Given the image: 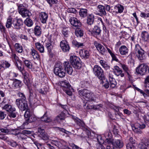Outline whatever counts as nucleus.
I'll return each instance as SVG.
<instances>
[{"mask_svg": "<svg viewBox=\"0 0 149 149\" xmlns=\"http://www.w3.org/2000/svg\"><path fill=\"white\" fill-rule=\"evenodd\" d=\"M2 109L8 112L16 111V109L14 107L8 104H6L2 107Z\"/></svg>", "mask_w": 149, "mask_h": 149, "instance_id": "nucleus-30", "label": "nucleus"}, {"mask_svg": "<svg viewBox=\"0 0 149 149\" xmlns=\"http://www.w3.org/2000/svg\"><path fill=\"white\" fill-rule=\"evenodd\" d=\"M24 117L25 118V122L23 124V125L20 127L21 129H24L26 128L24 126L27 125L29 123H31L34 122L36 120V118L34 115L30 112V110L28 109L26 110L24 114Z\"/></svg>", "mask_w": 149, "mask_h": 149, "instance_id": "nucleus-2", "label": "nucleus"}, {"mask_svg": "<svg viewBox=\"0 0 149 149\" xmlns=\"http://www.w3.org/2000/svg\"><path fill=\"white\" fill-rule=\"evenodd\" d=\"M23 25V21L21 19H17L12 22V27L15 29H19Z\"/></svg>", "mask_w": 149, "mask_h": 149, "instance_id": "nucleus-14", "label": "nucleus"}, {"mask_svg": "<svg viewBox=\"0 0 149 149\" xmlns=\"http://www.w3.org/2000/svg\"><path fill=\"white\" fill-rule=\"evenodd\" d=\"M12 89L19 88L22 86V81L19 80L15 79L11 84L8 85Z\"/></svg>", "mask_w": 149, "mask_h": 149, "instance_id": "nucleus-18", "label": "nucleus"}, {"mask_svg": "<svg viewBox=\"0 0 149 149\" xmlns=\"http://www.w3.org/2000/svg\"><path fill=\"white\" fill-rule=\"evenodd\" d=\"M113 140L111 138H106L105 143L107 144L106 145H112L113 146Z\"/></svg>", "mask_w": 149, "mask_h": 149, "instance_id": "nucleus-56", "label": "nucleus"}, {"mask_svg": "<svg viewBox=\"0 0 149 149\" xmlns=\"http://www.w3.org/2000/svg\"><path fill=\"white\" fill-rule=\"evenodd\" d=\"M119 51L121 55L126 56L128 54V49L126 46L122 45L120 47Z\"/></svg>", "mask_w": 149, "mask_h": 149, "instance_id": "nucleus-29", "label": "nucleus"}, {"mask_svg": "<svg viewBox=\"0 0 149 149\" xmlns=\"http://www.w3.org/2000/svg\"><path fill=\"white\" fill-rule=\"evenodd\" d=\"M72 118L77 125L82 129L85 128L86 125L83 120L75 116H72Z\"/></svg>", "mask_w": 149, "mask_h": 149, "instance_id": "nucleus-21", "label": "nucleus"}, {"mask_svg": "<svg viewBox=\"0 0 149 149\" xmlns=\"http://www.w3.org/2000/svg\"><path fill=\"white\" fill-rule=\"evenodd\" d=\"M127 149H135L136 147L134 145L130 143H127L126 145Z\"/></svg>", "mask_w": 149, "mask_h": 149, "instance_id": "nucleus-62", "label": "nucleus"}, {"mask_svg": "<svg viewBox=\"0 0 149 149\" xmlns=\"http://www.w3.org/2000/svg\"><path fill=\"white\" fill-rule=\"evenodd\" d=\"M17 10L19 13L23 17H29L31 16V14L25 7V4H17Z\"/></svg>", "mask_w": 149, "mask_h": 149, "instance_id": "nucleus-6", "label": "nucleus"}, {"mask_svg": "<svg viewBox=\"0 0 149 149\" xmlns=\"http://www.w3.org/2000/svg\"><path fill=\"white\" fill-rule=\"evenodd\" d=\"M134 51L137 53V56L138 59L141 62H143L146 59L145 51L141 48L138 44L136 45Z\"/></svg>", "mask_w": 149, "mask_h": 149, "instance_id": "nucleus-8", "label": "nucleus"}, {"mask_svg": "<svg viewBox=\"0 0 149 149\" xmlns=\"http://www.w3.org/2000/svg\"><path fill=\"white\" fill-rule=\"evenodd\" d=\"M94 15L92 14H89L87 16L86 23L88 25H91L93 24L94 20Z\"/></svg>", "mask_w": 149, "mask_h": 149, "instance_id": "nucleus-34", "label": "nucleus"}, {"mask_svg": "<svg viewBox=\"0 0 149 149\" xmlns=\"http://www.w3.org/2000/svg\"><path fill=\"white\" fill-rule=\"evenodd\" d=\"M97 10L99 12L95 13L97 15L102 16H105L107 14L105 9V7L102 5H99L97 6Z\"/></svg>", "mask_w": 149, "mask_h": 149, "instance_id": "nucleus-17", "label": "nucleus"}, {"mask_svg": "<svg viewBox=\"0 0 149 149\" xmlns=\"http://www.w3.org/2000/svg\"><path fill=\"white\" fill-rule=\"evenodd\" d=\"M31 51L30 54L34 59L38 60H40V56L37 51L32 47L31 49Z\"/></svg>", "mask_w": 149, "mask_h": 149, "instance_id": "nucleus-27", "label": "nucleus"}, {"mask_svg": "<svg viewBox=\"0 0 149 149\" xmlns=\"http://www.w3.org/2000/svg\"><path fill=\"white\" fill-rule=\"evenodd\" d=\"M100 63L105 70H109L110 69V66L104 61L100 60Z\"/></svg>", "mask_w": 149, "mask_h": 149, "instance_id": "nucleus-43", "label": "nucleus"}, {"mask_svg": "<svg viewBox=\"0 0 149 149\" xmlns=\"http://www.w3.org/2000/svg\"><path fill=\"white\" fill-rule=\"evenodd\" d=\"M18 139L20 140H24L26 139V136L22 132L18 133L16 134Z\"/></svg>", "mask_w": 149, "mask_h": 149, "instance_id": "nucleus-49", "label": "nucleus"}, {"mask_svg": "<svg viewBox=\"0 0 149 149\" xmlns=\"http://www.w3.org/2000/svg\"><path fill=\"white\" fill-rule=\"evenodd\" d=\"M106 48L108 52L110 54V55L112 57V61H114L116 62H118V59L117 58L115 54L113 53L111 50L108 47H107Z\"/></svg>", "mask_w": 149, "mask_h": 149, "instance_id": "nucleus-42", "label": "nucleus"}, {"mask_svg": "<svg viewBox=\"0 0 149 149\" xmlns=\"http://www.w3.org/2000/svg\"><path fill=\"white\" fill-rule=\"evenodd\" d=\"M79 95L86 100L89 101H95L94 94L90 91L84 89L79 90Z\"/></svg>", "mask_w": 149, "mask_h": 149, "instance_id": "nucleus-4", "label": "nucleus"}, {"mask_svg": "<svg viewBox=\"0 0 149 149\" xmlns=\"http://www.w3.org/2000/svg\"><path fill=\"white\" fill-rule=\"evenodd\" d=\"M69 33V28L68 27L63 28L62 30V33L65 37H68Z\"/></svg>", "mask_w": 149, "mask_h": 149, "instance_id": "nucleus-47", "label": "nucleus"}, {"mask_svg": "<svg viewBox=\"0 0 149 149\" xmlns=\"http://www.w3.org/2000/svg\"><path fill=\"white\" fill-rule=\"evenodd\" d=\"M69 22L71 25L76 27H79L81 26L80 21L76 18L71 17L69 19Z\"/></svg>", "mask_w": 149, "mask_h": 149, "instance_id": "nucleus-23", "label": "nucleus"}, {"mask_svg": "<svg viewBox=\"0 0 149 149\" xmlns=\"http://www.w3.org/2000/svg\"><path fill=\"white\" fill-rule=\"evenodd\" d=\"M101 31L100 27L97 26H95L93 29H90L88 30V32L89 34L96 37L100 35Z\"/></svg>", "mask_w": 149, "mask_h": 149, "instance_id": "nucleus-12", "label": "nucleus"}, {"mask_svg": "<svg viewBox=\"0 0 149 149\" xmlns=\"http://www.w3.org/2000/svg\"><path fill=\"white\" fill-rule=\"evenodd\" d=\"M142 40L144 42L149 41V34L146 31H144L142 32L141 35Z\"/></svg>", "mask_w": 149, "mask_h": 149, "instance_id": "nucleus-31", "label": "nucleus"}, {"mask_svg": "<svg viewBox=\"0 0 149 149\" xmlns=\"http://www.w3.org/2000/svg\"><path fill=\"white\" fill-rule=\"evenodd\" d=\"M8 143L13 147H15L17 145V144L15 142L10 139L7 140Z\"/></svg>", "mask_w": 149, "mask_h": 149, "instance_id": "nucleus-51", "label": "nucleus"}, {"mask_svg": "<svg viewBox=\"0 0 149 149\" xmlns=\"http://www.w3.org/2000/svg\"><path fill=\"white\" fill-rule=\"evenodd\" d=\"M102 105L101 104H99L97 105H92L91 106V109L94 110H98L101 107H102Z\"/></svg>", "mask_w": 149, "mask_h": 149, "instance_id": "nucleus-60", "label": "nucleus"}, {"mask_svg": "<svg viewBox=\"0 0 149 149\" xmlns=\"http://www.w3.org/2000/svg\"><path fill=\"white\" fill-rule=\"evenodd\" d=\"M140 15L141 17L144 18L149 17V12L147 13L142 12Z\"/></svg>", "mask_w": 149, "mask_h": 149, "instance_id": "nucleus-63", "label": "nucleus"}, {"mask_svg": "<svg viewBox=\"0 0 149 149\" xmlns=\"http://www.w3.org/2000/svg\"><path fill=\"white\" fill-rule=\"evenodd\" d=\"M79 95L86 100L89 101H95L94 94L90 91L84 89L79 90Z\"/></svg>", "mask_w": 149, "mask_h": 149, "instance_id": "nucleus-3", "label": "nucleus"}, {"mask_svg": "<svg viewBox=\"0 0 149 149\" xmlns=\"http://www.w3.org/2000/svg\"><path fill=\"white\" fill-rule=\"evenodd\" d=\"M17 95L20 98L16 100L17 106L20 110H26L28 108V105L25 95L23 93L20 92H19Z\"/></svg>", "mask_w": 149, "mask_h": 149, "instance_id": "nucleus-1", "label": "nucleus"}, {"mask_svg": "<svg viewBox=\"0 0 149 149\" xmlns=\"http://www.w3.org/2000/svg\"><path fill=\"white\" fill-rule=\"evenodd\" d=\"M55 74L60 77L62 78L65 75V72L63 68L62 67H56L54 70Z\"/></svg>", "mask_w": 149, "mask_h": 149, "instance_id": "nucleus-13", "label": "nucleus"}, {"mask_svg": "<svg viewBox=\"0 0 149 149\" xmlns=\"http://www.w3.org/2000/svg\"><path fill=\"white\" fill-rule=\"evenodd\" d=\"M48 17L47 14L44 12H41L39 15L40 19L41 21V22L43 24L46 23Z\"/></svg>", "mask_w": 149, "mask_h": 149, "instance_id": "nucleus-28", "label": "nucleus"}, {"mask_svg": "<svg viewBox=\"0 0 149 149\" xmlns=\"http://www.w3.org/2000/svg\"><path fill=\"white\" fill-rule=\"evenodd\" d=\"M51 143L52 145H54L55 146L58 147L60 146L61 142L59 141H57L56 140H53L52 141Z\"/></svg>", "mask_w": 149, "mask_h": 149, "instance_id": "nucleus-61", "label": "nucleus"}, {"mask_svg": "<svg viewBox=\"0 0 149 149\" xmlns=\"http://www.w3.org/2000/svg\"><path fill=\"white\" fill-rule=\"evenodd\" d=\"M70 61L74 68L79 69L81 67V65L80 62V59L78 57L74 55L71 56Z\"/></svg>", "mask_w": 149, "mask_h": 149, "instance_id": "nucleus-10", "label": "nucleus"}, {"mask_svg": "<svg viewBox=\"0 0 149 149\" xmlns=\"http://www.w3.org/2000/svg\"><path fill=\"white\" fill-rule=\"evenodd\" d=\"M80 56L85 59L88 58L90 56L89 52V51L85 49H81L79 52Z\"/></svg>", "mask_w": 149, "mask_h": 149, "instance_id": "nucleus-24", "label": "nucleus"}, {"mask_svg": "<svg viewBox=\"0 0 149 149\" xmlns=\"http://www.w3.org/2000/svg\"><path fill=\"white\" fill-rule=\"evenodd\" d=\"M12 19L11 18L8 19L6 24V27L8 28H10L12 26Z\"/></svg>", "mask_w": 149, "mask_h": 149, "instance_id": "nucleus-52", "label": "nucleus"}, {"mask_svg": "<svg viewBox=\"0 0 149 149\" xmlns=\"http://www.w3.org/2000/svg\"><path fill=\"white\" fill-rule=\"evenodd\" d=\"M47 112H46L43 116L41 117L42 121L45 123H48L51 122L52 119L50 117H49L47 115Z\"/></svg>", "mask_w": 149, "mask_h": 149, "instance_id": "nucleus-40", "label": "nucleus"}, {"mask_svg": "<svg viewBox=\"0 0 149 149\" xmlns=\"http://www.w3.org/2000/svg\"><path fill=\"white\" fill-rule=\"evenodd\" d=\"M121 65L123 70L127 73L128 77L130 78L131 76V72L128 66L123 64H121Z\"/></svg>", "mask_w": 149, "mask_h": 149, "instance_id": "nucleus-35", "label": "nucleus"}, {"mask_svg": "<svg viewBox=\"0 0 149 149\" xmlns=\"http://www.w3.org/2000/svg\"><path fill=\"white\" fill-rule=\"evenodd\" d=\"M15 111H10L9 112L8 116L11 118H15L16 116L17 113Z\"/></svg>", "mask_w": 149, "mask_h": 149, "instance_id": "nucleus-57", "label": "nucleus"}, {"mask_svg": "<svg viewBox=\"0 0 149 149\" xmlns=\"http://www.w3.org/2000/svg\"><path fill=\"white\" fill-rule=\"evenodd\" d=\"M24 64L26 67L29 69H31L32 68V64L29 61L27 60H25L24 61L23 60Z\"/></svg>", "mask_w": 149, "mask_h": 149, "instance_id": "nucleus-46", "label": "nucleus"}, {"mask_svg": "<svg viewBox=\"0 0 149 149\" xmlns=\"http://www.w3.org/2000/svg\"><path fill=\"white\" fill-rule=\"evenodd\" d=\"M110 87L112 88H114L115 87L117 84V83L116 82L115 79H113V80L110 81Z\"/></svg>", "mask_w": 149, "mask_h": 149, "instance_id": "nucleus-59", "label": "nucleus"}, {"mask_svg": "<svg viewBox=\"0 0 149 149\" xmlns=\"http://www.w3.org/2000/svg\"><path fill=\"white\" fill-rule=\"evenodd\" d=\"M19 38L22 40H24L26 41H27L29 39V38L27 35L22 34L20 35Z\"/></svg>", "mask_w": 149, "mask_h": 149, "instance_id": "nucleus-58", "label": "nucleus"}, {"mask_svg": "<svg viewBox=\"0 0 149 149\" xmlns=\"http://www.w3.org/2000/svg\"><path fill=\"white\" fill-rule=\"evenodd\" d=\"M88 10L85 9H81L79 11V14L81 17H84L87 16Z\"/></svg>", "mask_w": 149, "mask_h": 149, "instance_id": "nucleus-44", "label": "nucleus"}, {"mask_svg": "<svg viewBox=\"0 0 149 149\" xmlns=\"http://www.w3.org/2000/svg\"><path fill=\"white\" fill-rule=\"evenodd\" d=\"M72 43L73 45L78 48H83L85 47L84 43L79 42L75 40L72 41Z\"/></svg>", "mask_w": 149, "mask_h": 149, "instance_id": "nucleus-36", "label": "nucleus"}, {"mask_svg": "<svg viewBox=\"0 0 149 149\" xmlns=\"http://www.w3.org/2000/svg\"><path fill=\"white\" fill-rule=\"evenodd\" d=\"M16 66L17 67V69L20 71L21 73L24 70V68L22 67L21 64L19 63V64H18L16 62L15 64Z\"/></svg>", "mask_w": 149, "mask_h": 149, "instance_id": "nucleus-53", "label": "nucleus"}, {"mask_svg": "<svg viewBox=\"0 0 149 149\" xmlns=\"http://www.w3.org/2000/svg\"><path fill=\"white\" fill-rule=\"evenodd\" d=\"M61 85L62 87V89L66 94L69 96L72 95V88L68 82L65 80L62 81L61 83Z\"/></svg>", "mask_w": 149, "mask_h": 149, "instance_id": "nucleus-9", "label": "nucleus"}, {"mask_svg": "<svg viewBox=\"0 0 149 149\" xmlns=\"http://www.w3.org/2000/svg\"><path fill=\"white\" fill-rule=\"evenodd\" d=\"M104 136L106 138H111L112 134L109 130H108L104 134Z\"/></svg>", "mask_w": 149, "mask_h": 149, "instance_id": "nucleus-55", "label": "nucleus"}, {"mask_svg": "<svg viewBox=\"0 0 149 149\" xmlns=\"http://www.w3.org/2000/svg\"><path fill=\"white\" fill-rule=\"evenodd\" d=\"M24 23L25 25L29 27L31 26L33 24L32 20L29 18H26L24 21Z\"/></svg>", "mask_w": 149, "mask_h": 149, "instance_id": "nucleus-45", "label": "nucleus"}, {"mask_svg": "<svg viewBox=\"0 0 149 149\" xmlns=\"http://www.w3.org/2000/svg\"><path fill=\"white\" fill-rule=\"evenodd\" d=\"M133 130L136 133L138 132L140 129L144 128L146 125L144 124H140L137 123L135 124H132L131 125Z\"/></svg>", "mask_w": 149, "mask_h": 149, "instance_id": "nucleus-15", "label": "nucleus"}, {"mask_svg": "<svg viewBox=\"0 0 149 149\" xmlns=\"http://www.w3.org/2000/svg\"><path fill=\"white\" fill-rule=\"evenodd\" d=\"M145 87L146 90H149V76H148L145 79Z\"/></svg>", "mask_w": 149, "mask_h": 149, "instance_id": "nucleus-54", "label": "nucleus"}, {"mask_svg": "<svg viewBox=\"0 0 149 149\" xmlns=\"http://www.w3.org/2000/svg\"><path fill=\"white\" fill-rule=\"evenodd\" d=\"M34 34L37 36H40L41 33V31L40 26L37 25L35 26L34 29Z\"/></svg>", "mask_w": 149, "mask_h": 149, "instance_id": "nucleus-41", "label": "nucleus"}, {"mask_svg": "<svg viewBox=\"0 0 149 149\" xmlns=\"http://www.w3.org/2000/svg\"><path fill=\"white\" fill-rule=\"evenodd\" d=\"M79 95L86 100L89 101H95L94 94L90 91L84 89L79 90Z\"/></svg>", "mask_w": 149, "mask_h": 149, "instance_id": "nucleus-5", "label": "nucleus"}, {"mask_svg": "<svg viewBox=\"0 0 149 149\" xmlns=\"http://www.w3.org/2000/svg\"><path fill=\"white\" fill-rule=\"evenodd\" d=\"M51 44V42L49 40L46 43V47L47 48L48 52H50L53 48V46Z\"/></svg>", "mask_w": 149, "mask_h": 149, "instance_id": "nucleus-48", "label": "nucleus"}, {"mask_svg": "<svg viewBox=\"0 0 149 149\" xmlns=\"http://www.w3.org/2000/svg\"><path fill=\"white\" fill-rule=\"evenodd\" d=\"M94 45L97 50L99 51L102 54H104L106 52V50L104 47L100 43H98L97 41L94 42Z\"/></svg>", "mask_w": 149, "mask_h": 149, "instance_id": "nucleus-22", "label": "nucleus"}, {"mask_svg": "<svg viewBox=\"0 0 149 149\" xmlns=\"http://www.w3.org/2000/svg\"><path fill=\"white\" fill-rule=\"evenodd\" d=\"M35 45L36 48L40 53H42L44 52V46L39 42L35 43Z\"/></svg>", "mask_w": 149, "mask_h": 149, "instance_id": "nucleus-37", "label": "nucleus"}, {"mask_svg": "<svg viewBox=\"0 0 149 149\" xmlns=\"http://www.w3.org/2000/svg\"><path fill=\"white\" fill-rule=\"evenodd\" d=\"M60 46L62 50L64 52H68L70 49L68 43L65 40H62L61 41Z\"/></svg>", "mask_w": 149, "mask_h": 149, "instance_id": "nucleus-20", "label": "nucleus"}, {"mask_svg": "<svg viewBox=\"0 0 149 149\" xmlns=\"http://www.w3.org/2000/svg\"><path fill=\"white\" fill-rule=\"evenodd\" d=\"M18 74L14 72L11 71L9 74V76L10 78H13L16 77Z\"/></svg>", "mask_w": 149, "mask_h": 149, "instance_id": "nucleus-64", "label": "nucleus"}, {"mask_svg": "<svg viewBox=\"0 0 149 149\" xmlns=\"http://www.w3.org/2000/svg\"><path fill=\"white\" fill-rule=\"evenodd\" d=\"M93 72L95 76L101 80L105 79L104 71L101 68L99 65H95L93 68Z\"/></svg>", "mask_w": 149, "mask_h": 149, "instance_id": "nucleus-7", "label": "nucleus"}, {"mask_svg": "<svg viewBox=\"0 0 149 149\" xmlns=\"http://www.w3.org/2000/svg\"><path fill=\"white\" fill-rule=\"evenodd\" d=\"M113 146L116 147L122 148L123 144V141L120 139H113Z\"/></svg>", "mask_w": 149, "mask_h": 149, "instance_id": "nucleus-32", "label": "nucleus"}, {"mask_svg": "<svg viewBox=\"0 0 149 149\" xmlns=\"http://www.w3.org/2000/svg\"><path fill=\"white\" fill-rule=\"evenodd\" d=\"M63 66L65 71H66L68 74L71 75L73 70L71 63L68 61H65L63 63Z\"/></svg>", "mask_w": 149, "mask_h": 149, "instance_id": "nucleus-16", "label": "nucleus"}, {"mask_svg": "<svg viewBox=\"0 0 149 149\" xmlns=\"http://www.w3.org/2000/svg\"><path fill=\"white\" fill-rule=\"evenodd\" d=\"M75 34L77 37H81L83 35V32L80 29H77L75 31Z\"/></svg>", "mask_w": 149, "mask_h": 149, "instance_id": "nucleus-50", "label": "nucleus"}, {"mask_svg": "<svg viewBox=\"0 0 149 149\" xmlns=\"http://www.w3.org/2000/svg\"><path fill=\"white\" fill-rule=\"evenodd\" d=\"M64 119V114L63 113H61L57 116L54 119V121L60 123Z\"/></svg>", "mask_w": 149, "mask_h": 149, "instance_id": "nucleus-38", "label": "nucleus"}, {"mask_svg": "<svg viewBox=\"0 0 149 149\" xmlns=\"http://www.w3.org/2000/svg\"><path fill=\"white\" fill-rule=\"evenodd\" d=\"M114 9L113 13L116 14L121 13L123 12L124 7L121 4H118L114 7Z\"/></svg>", "mask_w": 149, "mask_h": 149, "instance_id": "nucleus-26", "label": "nucleus"}, {"mask_svg": "<svg viewBox=\"0 0 149 149\" xmlns=\"http://www.w3.org/2000/svg\"><path fill=\"white\" fill-rule=\"evenodd\" d=\"M139 148L141 149V148L149 149L148 147H149V139H146L144 142H141L139 143L138 145Z\"/></svg>", "mask_w": 149, "mask_h": 149, "instance_id": "nucleus-33", "label": "nucleus"}, {"mask_svg": "<svg viewBox=\"0 0 149 149\" xmlns=\"http://www.w3.org/2000/svg\"><path fill=\"white\" fill-rule=\"evenodd\" d=\"M113 69L114 74L118 77L120 76L123 77L125 76V74L123 72L121 69L117 65L114 66Z\"/></svg>", "mask_w": 149, "mask_h": 149, "instance_id": "nucleus-19", "label": "nucleus"}, {"mask_svg": "<svg viewBox=\"0 0 149 149\" xmlns=\"http://www.w3.org/2000/svg\"><path fill=\"white\" fill-rule=\"evenodd\" d=\"M14 47L15 51L18 53H22L23 51L22 47L19 43H15Z\"/></svg>", "mask_w": 149, "mask_h": 149, "instance_id": "nucleus-39", "label": "nucleus"}, {"mask_svg": "<svg viewBox=\"0 0 149 149\" xmlns=\"http://www.w3.org/2000/svg\"><path fill=\"white\" fill-rule=\"evenodd\" d=\"M97 140L99 143L97 144V149H105L104 147L102 145L104 143V140L103 139L101 135H98L97 137Z\"/></svg>", "mask_w": 149, "mask_h": 149, "instance_id": "nucleus-25", "label": "nucleus"}, {"mask_svg": "<svg viewBox=\"0 0 149 149\" xmlns=\"http://www.w3.org/2000/svg\"><path fill=\"white\" fill-rule=\"evenodd\" d=\"M148 66L146 63L140 64L136 68V72L138 74L143 75H144L147 71Z\"/></svg>", "mask_w": 149, "mask_h": 149, "instance_id": "nucleus-11", "label": "nucleus"}]
</instances>
